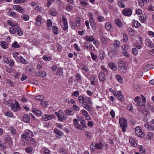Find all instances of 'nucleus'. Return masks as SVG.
<instances>
[{"instance_id": "6ab92c4d", "label": "nucleus", "mask_w": 154, "mask_h": 154, "mask_svg": "<svg viewBox=\"0 0 154 154\" xmlns=\"http://www.w3.org/2000/svg\"><path fill=\"white\" fill-rule=\"evenodd\" d=\"M24 122L26 123H29L30 121L29 116L27 114H25L23 116Z\"/></svg>"}, {"instance_id": "7c9ffc66", "label": "nucleus", "mask_w": 154, "mask_h": 154, "mask_svg": "<svg viewBox=\"0 0 154 154\" xmlns=\"http://www.w3.org/2000/svg\"><path fill=\"white\" fill-rule=\"evenodd\" d=\"M26 71L28 72H33L34 71V69L33 68H31L29 66H27L26 67Z\"/></svg>"}, {"instance_id": "e433bc0d", "label": "nucleus", "mask_w": 154, "mask_h": 154, "mask_svg": "<svg viewBox=\"0 0 154 154\" xmlns=\"http://www.w3.org/2000/svg\"><path fill=\"white\" fill-rule=\"evenodd\" d=\"M25 150L27 152L29 153H31L32 152V148L31 147H26Z\"/></svg>"}, {"instance_id": "69168bd1", "label": "nucleus", "mask_w": 154, "mask_h": 154, "mask_svg": "<svg viewBox=\"0 0 154 154\" xmlns=\"http://www.w3.org/2000/svg\"><path fill=\"white\" fill-rule=\"evenodd\" d=\"M91 57L94 60H96L97 58V56L95 55L92 52L91 53Z\"/></svg>"}, {"instance_id": "2f4dec72", "label": "nucleus", "mask_w": 154, "mask_h": 154, "mask_svg": "<svg viewBox=\"0 0 154 154\" xmlns=\"http://www.w3.org/2000/svg\"><path fill=\"white\" fill-rule=\"evenodd\" d=\"M17 34L21 36L23 34V32L21 31V29L20 27H17L16 29Z\"/></svg>"}, {"instance_id": "3c124183", "label": "nucleus", "mask_w": 154, "mask_h": 154, "mask_svg": "<svg viewBox=\"0 0 154 154\" xmlns=\"http://www.w3.org/2000/svg\"><path fill=\"white\" fill-rule=\"evenodd\" d=\"M17 31L16 29L13 27H11L9 31L12 34H14L15 33L16 31Z\"/></svg>"}, {"instance_id": "de8ad7c7", "label": "nucleus", "mask_w": 154, "mask_h": 154, "mask_svg": "<svg viewBox=\"0 0 154 154\" xmlns=\"http://www.w3.org/2000/svg\"><path fill=\"white\" fill-rule=\"evenodd\" d=\"M90 25L94 30H96L97 26L95 22L93 23H90Z\"/></svg>"}, {"instance_id": "20e7f679", "label": "nucleus", "mask_w": 154, "mask_h": 154, "mask_svg": "<svg viewBox=\"0 0 154 154\" xmlns=\"http://www.w3.org/2000/svg\"><path fill=\"white\" fill-rule=\"evenodd\" d=\"M63 24L61 26L62 27L63 29V30L66 31L68 28V22L67 20L64 16L62 17Z\"/></svg>"}, {"instance_id": "9d476101", "label": "nucleus", "mask_w": 154, "mask_h": 154, "mask_svg": "<svg viewBox=\"0 0 154 154\" xmlns=\"http://www.w3.org/2000/svg\"><path fill=\"white\" fill-rule=\"evenodd\" d=\"M0 45L2 48L6 49L8 48V43L4 41H1L0 42Z\"/></svg>"}, {"instance_id": "79ce46f5", "label": "nucleus", "mask_w": 154, "mask_h": 154, "mask_svg": "<svg viewBox=\"0 0 154 154\" xmlns=\"http://www.w3.org/2000/svg\"><path fill=\"white\" fill-rule=\"evenodd\" d=\"M19 60H20V62L21 63L24 64H26L27 63V61L23 58L22 56L20 57Z\"/></svg>"}, {"instance_id": "09e8293b", "label": "nucleus", "mask_w": 154, "mask_h": 154, "mask_svg": "<svg viewBox=\"0 0 154 154\" xmlns=\"http://www.w3.org/2000/svg\"><path fill=\"white\" fill-rule=\"evenodd\" d=\"M43 59L45 61H51V58L50 57H47L46 55H44L42 57Z\"/></svg>"}, {"instance_id": "4d7b16f0", "label": "nucleus", "mask_w": 154, "mask_h": 154, "mask_svg": "<svg viewBox=\"0 0 154 154\" xmlns=\"http://www.w3.org/2000/svg\"><path fill=\"white\" fill-rule=\"evenodd\" d=\"M122 49L124 51H126L128 49L129 47L128 45H124L122 47Z\"/></svg>"}, {"instance_id": "13d9d810", "label": "nucleus", "mask_w": 154, "mask_h": 154, "mask_svg": "<svg viewBox=\"0 0 154 154\" xmlns=\"http://www.w3.org/2000/svg\"><path fill=\"white\" fill-rule=\"evenodd\" d=\"M72 95L73 96H75L76 97H78L79 95V93L78 91H75L73 92Z\"/></svg>"}, {"instance_id": "5fc2aeb1", "label": "nucleus", "mask_w": 154, "mask_h": 154, "mask_svg": "<svg viewBox=\"0 0 154 154\" xmlns=\"http://www.w3.org/2000/svg\"><path fill=\"white\" fill-rule=\"evenodd\" d=\"M22 18L25 21H27L29 20V15H24L22 17Z\"/></svg>"}, {"instance_id": "f704fd0d", "label": "nucleus", "mask_w": 154, "mask_h": 154, "mask_svg": "<svg viewBox=\"0 0 154 154\" xmlns=\"http://www.w3.org/2000/svg\"><path fill=\"white\" fill-rule=\"evenodd\" d=\"M116 78L118 82L120 83H122L123 81V79L122 77L118 74L116 75Z\"/></svg>"}, {"instance_id": "393cba45", "label": "nucleus", "mask_w": 154, "mask_h": 154, "mask_svg": "<svg viewBox=\"0 0 154 154\" xmlns=\"http://www.w3.org/2000/svg\"><path fill=\"white\" fill-rule=\"evenodd\" d=\"M154 134L152 132L148 133L146 135L147 138L148 140L152 139L153 137Z\"/></svg>"}, {"instance_id": "f3484780", "label": "nucleus", "mask_w": 154, "mask_h": 154, "mask_svg": "<svg viewBox=\"0 0 154 154\" xmlns=\"http://www.w3.org/2000/svg\"><path fill=\"white\" fill-rule=\"evenodd\" d=\"M119 69L120 72L123 73H125L127 71V68L123 66H119Z\"/></svg>"}, {"instance_id": "603ef678", "label": "nucleus", "mask_w": 154, "mask_h": 154, "mask_svg": "<svg viewBox=\"0 0 154 154\" xmlns=\"http://www.w3.org/2000/svg\"><path fill=\"white\" fill-rule=\"evenodd\" d=\"M118 5L119 6L122 8H124L125 7V5L123 2L122 1H119L118 2Z\"/></svg>"}, {"instance_id": "dca6fc26", "label": "nucleus", "mask_w": 154, "mask_h": 154, "mask_svg": "<svg viewBox=\"0 0 154 154\" xmlns=\"http://www.w3.org/2000/svg\"><path fill=\"white\" fill-rule=\"evenodd\" d=\"M105 27L106 29L110 31H113L112 27L110 23H107L105 24Z\"/></svg>"}, {"instance_id": "f8f14e48", "label": "nucleus", "mask_w": 154, "mask_h": 154, "mask_svg": "<svg viewBox=\"0 0 154 154\" xmlns=\"http://www.w3.org/2000/svg\"><path fill=\"white\" fill-rule=\"evenodd\" d=\"M21 53L14 52L13 53V57L15 58L17 61L19 60L20 57L21 56Z\"/></svg>"}, {"instance_id": "0eeeda50", "label": "nucleus", "mask_w": 154, "mask_h": 154, "mask_svg": "<svg viewBox=\"0 0 154 154\" xmlns=\"http://www.w3.org/2000/svg\"><path fill=\"white\" fill-rule=\"evenodd\" d=\"M15 103L12 105L11 107V109L14 111L16 112L18 111L20 108L18 103L15 100Z\"/></svg>"}, {"instance_id": "bb28decb", "label": "nucleus", "mask_w": 154, "mask_h": 154, "mask_svg": "<svg viewBox=\"0 0 154 154\" xmlns=\"http://www.w3.org/2000/svg\"><path fill=\"white\" fill-rule=\"evenodd\" d=\"M32 112L38 116H40L42 115V113L41 111L35 109H32Z\"/></svg>"}, {"instance_id": "6e6552de", "label": "nucleus", "mask_w": 154, "mask_h": 154, "mask_svg": "<svg viewBox=\"0 0 154 154\" xmlns=\"http://www.w3.org/2000/svg\"><path fill=\"white\" fill-rule=\"evenodd\" d=\"M35 75L36 76L43 77L46 76L47 74L45 71H39L35 72Z\"/></svg>"}, {"instance_id": "c85d7f7f", "label": "nucleus", "mask_w": 154, "mask_h": 154, "mask_svg": "<svg viewBox=\"0 0 154 154\" xmlns=\"http://www.w3.org/2000/svg\"><path fill=\"white\" fill-rule=\"evenodd\" d=\"M65 113L67 115H72L74 114V112L70 109H68L65 111Z\"/></svg>"}, {"instance_id": "4be33fe9", "label": "nucleus", "mask_w": 154, "mask_h": 154, "mask_svg": "<svg viewBox=\"0 0 154 154\" xmlns=\"http://www.w3.org/2000/svg\"><path fill=\"white\" fill-rule=\"evenodd\" d=\"M139 5L141 6H143L144 4H146L149 1V0H138Z\"/></svg>"}, {"instance_id": "72a5a7b5", "label": "nucleus", "mask_w": 154, "mask_h": 154, "mask_svg": "<svg viewBox=\"0 0 154 154\" xmlns=\"http://www.w3.org/2000/svg\"><path fill=\"white\" fill-rule=\"evenodd\" d=\"M76 20V25L77 27H79L80 25L81 19L80 18L76 17L75 18Z\"/></svg>"}, {"instance_id": "a211bd4d", "label": "nucleus", "mask_w": 154, "mask_h": 154, "mask_svg": "<svg viewBox=\"0 0 154 154\" xmlns=\"http://www.w3.org/2000/svg\"><path fill=\"white\" fill-rule=\"evenodd\" d=\"M103 147V144L101 142L96 143L95 146V147L99 149H102Z\"/></svg>"}, {"instance_id": "5701e85b", "label": "nucleus", "mask_w": 154, "mask_h": 154, "mask_svg": "<svg viewBox=\"0 0 154 154\" xmlns=\"http://www.w3.org/2000/svg\"><path fill=\"white\" fill-rule=\"evenodd\" d=\"M109 67L114 71H116L117 69V67L114 63H110L109 64Z\"/></svg>"}, {"instance_id": "aec40b11", "label": "nucleus", "mask_w": 154, "mask_h": 154, "mask_svg": "<svg viewBox=\"0 0 154 154\" xmlns=\"http://www.w3.org/2000/svg\"><path fill=\"white\" fill-rule=\"evenodd\" d=\"M105 75L103 73L100 72L99 73V78L100 81L104 82L105 80Z\"/></svg>"}, {"instance_id": "473e14b6", "label": "nucleus", "mask_w": 154, "mask_h": 154, "mask_svg": "<svg viewBox=\"0 0 154 154\" xmlns=\"http://www.w3.org/2000/svg\"><path fill=\"white\" fill-rule=\"evenodd\" d=\"M146 18V16L145 15H141L139 17V20L141 21L143 23H144L146 20L145 19Z\"/></svg>"}, {"instance_id": "c756f323", "label": "nucleus", "mask_w": 154, "mask_h": 154, "mask_svg": "<svg viewBox=\"0 0 154 154\" xmlns=\"http://www.w3.org/2000/svg\"><path fill=\"white\" fill-rule=\"evenodd\" d=\"M118 96L119 99L121 100V101H122L124 100L123 98V96L122 94L121 91H118L117 92Z\"/></svg>"}, {"instance_id": "f03ea898", "label": "nucleus", "mask_w": 154, "mask_h": 154, "mask_svg": "<svg viewBox=\"0 0 154 154\" xmlns=\"http://www.w3.org/2000/svg\"><path fill=\"white\" fill-rule=\"evenodd\" d=\"M119 123L120 126L122 128V131L125 132L126 128L127 127V122L126 119L124 118L119 119Z\"/></svg>"}, {"instance_id": "412c9836", "label": "nucleus", "mask_w": 154, "mask_h": 154, "mask_svg": "<svg viewBox=\"0 0 154 154\" xmlns=\"http://www.w3.org/2000/svg\"><path fill=\"white\" fill-rule=\"evenodd\" d=\"M129 142L132 146L133 147L136 146L137 144L133 138H131L129 139Z\"/></svg>"}, {"instance_id": "2eb2a0df", "label": "nucleus", "mask_w": 154, "mask_h": 154, "mask_svg": "<svg viewBox=\"0 0 154 154\" xmlns=\"http://www.w3.org/2000/svg\"><path fill=\"white\" fill-rule=\"evenodd\" d=\"M84 39L87 41H89L90 42H92L94 41L95 40L94 38L92 36H87L84 37Z\"/></svg>"}, {"instance_id": "ea45409f", "label": "nucleus", "mask_w": 154, "mask_h": 154, "mask_svg": "<svg viewBox=\"0 0 154 154\" xmlns=\"http://www.w3.org/2000/svg\"><path fill=\"white\" fill-rule=\"evenodd\" d=\"M35 100L42 101L44 98V96L42 95H38L35 97Z\"/></svg>"}, {"instance_id": "a19ab883", "label": "nucleus", "mask_w": 154, "mask_h": 154, "mask_svg": "<svg viewBox=\"0 0 154 154\" xmlns=\"http://www.w3.org/2000/svg\"><path fill=\"white\" fill-rule=\"evenodd\" d=\"M100 53L99 54L100 58L101 60H103L105 57V53L103 51H100Z\"/></svg>"}, {"instance_id": "0e129e2a", "label": "nucleus", "mask_w": 154, "mask_h": 154, "mask_svg": "<svg viewBox=\"0 0 154 154\" xmlns=\"http://www.w3.org/2000/svg\"><path fill=\"white\" fill-rule=\"evenodd\" d=\"M41 104L43 106L45 107L48 105V103L45 101H42Z\"/></svg>"}, {"instance_id": "ddd939ff", "label": "nucleus", "mask_w": 154, "mask_h": 154, "mask_svg": "<svg viewBox=\"0 0 154 154\" xmlns=\"http://www.w3.org/2000/svg\"><path fill=\"white\" fill-rule=\"evenodd\" d=\"M146 45L147 46L153 48L154 47L153 43L149 39H146L145 40Z\"/></svg>"}, {"instance_id": "680f3d73", "label": "nucleus", "mask_w": 154, "mask_h": 154, "mask_svg": "<svg viewBox=\"0 0 154 154\" xmlns=\"http://www.w3.org/2000/svg\"><path fill=\"white\" fill-rule=\"evenodd\" d=\"M73 122H74V125L76 126V127H78V126L79 125V122L77 119H74L73 120Z\"/></svg>"}, {"instance_id": "b1692460", "label": "nucleus", "mask_w": 154, "mask_h": 154, "mask_svg": "<svg viewBox=\"0 0 154 154\" xmlns=\"http://www.w3.org/2000/svg\"><path fill=\"white\" fill-rule=\"evenodd\" d=\"M116 24L119 27H121L122 26V23L121 20L118 19H116L115 20Z\"/></svg>"}, {"instance_id": "f257e3e1", "label": "nucleus", "mask_w": 154, "mask_h": 154, "mask_svg": "<svg viewBox=\"0 0 154 154\" xmlns=\"http://www.w3.org/2000/svg\"><path fill=\"white\" fill-rule=\"evenodd\" d=\"M92 104V100L90 98L88 97H85V100L83 101L82 106L88 111H91L92 109L91 105Z\"/></svg>"}, {"instance_id": "338daca9", "label": "nucleus", "mask_w": 154, "mask_h": 154, "mask_svg": "<svg viewBox=\"0 0 154 154\" xmlns=\"http://www.w3.org/2000/svg\"><path fill=\"white\" fill-rule=\"evenodd\" d=\"M43 151L45 153V154H50V150L47 149L45 148L43 150Z\"/></svg>"}, {"instance_id": "8fccbe9b", "label": "nucleus", "mask_w": 154, "mask_h": 154, "mask_svg": "<svg viewBox=\"0 0 154 154\" xmlns=\"http://www.w3.org/2000/svg\"><path fill=\"white\" fill-rule=\"evenodd\" d=\"M14 61L12 59H10V60L8 63V64H9V65L11 67L13 66L14 65Z\"/></svg>"}, {"instance_id": "7ed1b4c3", "label": "nucleus", "mask_w": 154, "mask_h": 154, "mask_svg": "<svg viewBox=\"0 0 154 154\" xmlns=\"http://www.w3.org/2000/svg\"><path fill=\"white\" fill-rule=\"evenodd\" d=\"M80 124L78 126V127L76 128L80 130H83L85 128H87V126L86 125V122L85 121L83 118L80 119Z\"/></svg>"}, {"instance_id": "4c0bfd02", "label": "nucleus", "mask_w": 154, "mask_h": 154, "mask_svg": "<svg viewBox=\"0 0 154 154\" xmlns=\"http://www.w3.org/2000/svg\"><path fill=\"white\" fill-rule=\"evenodd\" d=\"M12 46L15 48H17L20 47V45L18 44L17 42L16 41L12 44Z\"/></svg>"}, {"instance_id": "39448f33", "label": "nucleus", "mask_w": 154, "mask_h": 154, "mask_svg": "<svg viewBox=\"0 0 154 154\" xmlns=\"http://www.w3.org/2000/svg\"><path fill=\"white\" fill-rule=\"evenodd\" d=\"M135 131L136 134L139 137H142L144 135V134L141 131V128L139 126L135 128Z\"/></svg>"}, {"instance_id": "774afa93", "label": "nucleus", "mask_w": 154, "mask_h": 154, "mask_svg": "<svg viewBox=\"0 0 154 154\" xmlns=\"http://www.w3.org/2000/svg\"><path fill=\"white\" fill-rule=\"evenodd\" d=\"M133 53L135 55H136L138 53V50L135 48H133L132 49Z\"/></svg>"}, {"instance_id": "052dcab7", "label": "nucleus", "mask_w": 154, "mask_h": 154, "mask_svg": "<svg viewBox=\"0 0 154 154\" xmlns=\"http://www.w3.org/2000/svg\"><path fill=\"white\" fill-rule=\"evenodd\" d=\"M9 15L10 16L13 17H16V14L14 12H10L9 13Z\"/></svg>"}, {"instance_id": "cd10ccee", "label": "nucleus", "mask_w": 154, "mask_h": 154, "mask_svg": "<svg viewBox=\"0 0 154 154\" xmlns=\"http://www.w3.org/2000/svg\"><path fill=\"white\" fill-rule=\"evenodd\" d=\"M57 75L61 76L63 74V69L61 68H59L57 69Z\"/></svg>"}, {"instance_id": "e2e57ef3", "label": "nucleus", "mask_w": 154, "mask_h": 154, "mask_svg": "<svg viewBox=\"0 0 154 154\" xmlns=\"http://www.w3.org/2000/svg\"><path fill=\"white\" fill-rule=\"evenodd\" d=\"M148 10L149 11H154V6L151 5L148 7Z\"/></svg>"}, {"instance_id": "c03bdc74", "label": "nucleus", "mask_w": 154, "mask_h": 154, "mask_svg": "<svg viewBox=\"0 0 154 154\" xmlns=\"http://www.w3.org/2000/svg\"><path fill=\"white\" fill-rule=\"evenodd\" d=\"M97 20L98 21L100 22H102L105 20L104 18L101 16H99L98 17Z\"/></svg>"}, {"instance_id": "bf43d9fd", "label": "nucleus", "mask_w": 154, "mask_h": 154, "mask_svg": "<svg viewBox=\"0 0 154 154\" xmlns=\"http://www.w3.org/2000/svg\"><path fill=\"white\" fill-rule=\"evenodd\" d=\"M47 115V116L48 118V120H50L54 118L55 117V116L53 115Z\"/></svg>"}, {"instance_id": "c9c22d12", "label": "nucleus", "mask_w": 154, "mask_h": 154, "mask_svg": "<svg viewBox=\"0 0 154 154\" xmlns=\"http://www.w3.org/2000/svg\"><path fill=\"white\" fill-rule=\"evenodd\" d=\"M59 152L60 153L63 154H67V151L65 149L61 148L59 149Z\"/></svg>"}, {"instance_id": "9b49d317", "label": "nucleus", "mask_w": 154, "mask_h": 154, "mask_svg": "<svg viewBox=\"0 0 154 154\" xmlns=\"http://www.w3.org/2000/svg\"><path fill=\"white\" fill-rule=\"evenodd\" d=\"M54 133L57 134L56 137L58 138H60L63 134L62 132L59 130L57 128H55L54 129Z\"/></svg>"}, {"instance_id": "a18cd8bd", "label": "nucleus", "mask_w": 154, "mask_h": 154, "mask_svg": "<svg viewBox=\"0 0 154 154\" xmlns=\"http://www.w3.org/2000/svg\"><path fill=\"white\" fill-rule=\"evenodd\" d=\"M73 8L72 5H67L66 9L67 11H70L72 10Z\"/></svg>"}, {"instance_id": "49530a36", "label": "nucleus", "mask_w": 154, "mask_h": 154, "mask_svg": "<svg viewBox=\"0 0 154 154\" xmlns=\"http://www.w3.org/2000/svg\"><path fill=\"white\" fill-rule=\"evenodd\" d=\"M141 24L137 21H134V25L135 27L137 28L141 26Z\"/></svg>"}, {"instance_id": "4468645a", "label": "nucleus", "mask_w": 154, "mask_h": 154, "mask_svg": "<svg viewBox=\"0 0 154 154\" xmlns=\"http://www.w3.org/2000/svg\"><path fill=\"white\" fill-rule=\"evenodd\" d=\"M25 133L28 136V137H31L33 136L32 132L30 130L27 129L25 131Z\"/></svg>"}, {"instance_id": "423d86ee", "label": "nucleus", "mask_w": 154, "mask_h": 154, "mask_svg": "<svg viewBox=\"0 0 154 154\" xmlns=\"http://www.w3.org/2000/svg\"><path fill=\"white\" fill-rule=\"evenodd\" d=\"M122 13L124 15L129 16L132 14V10L129 8H125L122 11Z\"/></svg>"}, {"instance_id": "37998d69", "label": "nucleus", "mask_w": 154, "mask_h": 154, "mask_svg": "<svg viewBox=\"0 0 154 154\" xmlns=\"http://www.w3.org/2000/svg\"><path fill=\"white\" fill-rule=\"evenodd\" d=\"M120 43L119 41L117 40L114 41L113 45L115 47H118L120 45Z\"/></svg>"}, {"instance_id": "864d4df0", "label": "nucleus", "mask_w": 154, "mask_h": 154, "mask_svg": "<svg viewBox=\"0 0 154 154\" xmlns=\"http://www.w3.org/2000/svg\"><path fill=\"white\" fill-rule=\"evenodd\" d=\"M154 68V65H146L145 67V69H147L148 70Z\"/></svg>"}, {"instance_id": "1a4fd4ad", "label": "nucleus", "mask_w": 154, "mask_h": 154, "mask_svg": "<svg viewBox=\"0 0 154 154\" xmlns=\"http://www.w3.org/2000/svg\"><path fill=\"white\" fill-rule=\"evenodd\" d=\"M82 114L84 116L86 117V120H90L91 119V118L88 112L85 110L82 109L81 111Z\"/></svg>"}, {"instance_id": "58836bf2", "label": "nucleus", "mask_w": 154, "mask_h": 154, "mask_svg": "<svg viewBox=\"0 0 154 154\" xmlns=\"http://www.w3.org/2000/svg\"><path fill=\"white\" fill-rule=\"evenodd\" d=\"M78 99L80 102L82 104H83V101L85 100V98H84L83 96H80L78 98Z\"/></svg>"}, {"instance_id": "6e6d98bb", "label": "nucleus", "mask_w": 154, "mask_h": 154, "mask_svg": "<svg viewBox=\"0 0 154 154\" xmlns=\"http://www.w3.org/2000/svg\"><path fill=\"white\" fill-rule=\"evenodd\" d=\"M142 112L143 114L146 116V117H145V118H147V117L149 116V112L146 110H143Z\"/></svg>"}, {"instance_id": "a878e982", "label": "nucleus", "mask_w": 154, "mask_h": 154, "mask_svg": "<svg viewBox=\"0 0 154 154\" xmlns=\"http://www.w3.org/2000/svg\"><path fill=\"white\" fill-rule=\"evenodd\" d=\"M52 31L53 32L55 35H57L58 34V29L56 26H54L52 27Z\"/></svg>"}]
</instances>
